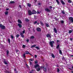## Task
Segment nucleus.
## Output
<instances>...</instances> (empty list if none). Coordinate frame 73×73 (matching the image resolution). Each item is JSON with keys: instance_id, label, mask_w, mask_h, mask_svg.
Instances as JSON below:
<instances>
[{"instance_id": "obj_1", "label": "nucleus", "mask_w": 73, "mask_h": 73, "mask_svg": "<svg viewBox=\"0 0 73 73\" xmlns=\"http://www.w3.org/2000/svg\"><path fill=\"white\" fill-rule=\"evenodd\" d=\"M54 43V41H51L50 42V44L52 47H53V44Z\"/></svg>"}, {"instance_id": "obj_45", "label": "nucleus", "mask_w": 73, "mask_h": 73, "mask_svg": "<svg viewBox=\"0 0 73 73\" xmlns=\"http://www.w3.org/2000/svg\"><path fill=\"white\" fill-rule=\"evenodd\" d=\"M35 64H37V61H35Z\"/></svg>"}, {"instance_id": "obj_6", "label": "nucleus", "mask_w": 73, "mask_h": 73, "mask_svg": "<svg viewBox=\"0 0 73 73\" xmlns=\"http://www.w3.org/2000/svg\"><path fill=\"white\" fill-rule=\"evenodd\" d=\"M45 11H46V12H50V10L48 8L45 9Z\"/></svg>"}, {"instance_id": "obj_57", "label": "nucleus", "mask_w": 73, "mask_h": 73, "mask_svg": "<svg viewBox=\"0 0 73 73\" xmlns=\"http://www.w3.org/2000/svg\"><path fill=\"white\" fill-rule=\"evenodd\" d=\"M44 67L43 66H42L41 67V68H44Z\"/></svg>"}, {"instance_id": "obj_60", "label": "nucleus", "mask_w": 73, "mask_h": 73, "mask_svg": "<svg viewBox=\"0 0 73 73\" xmlns=\"http://www.w3.org/2000/svg\"><path fill=\"white\" fill-rule=\"evenodd\" d=\"M35 3H36V1H37V0H36L35 1Z\"/></svg>"}, {"instance_id": "obj_51", "label": "nucleus", "mask_w": 73, "mask_h": 73, "mask_svg": "<svg viewBox=\"0 0 73 73\" xmlns=\"http://www.w3.org/2000/svg\"><path fill=\"white\" fill-rule=\"evenodd\" d=\"M35 58H36V57H37V55H35Z\"/></svg>"}, {"instance_id": "obj_36", "label": "nucleus", "mask_w": 73, "mask_h": 73, "mask_svg": "<svg viewBox=\"0 0 73 73\" xmlns=\"http://www.w3.org/2000/svg\"><path fill=\"white\" fill-rule=\"evenodd\" d=\"M7 55H8L9 54V51L8 50H7Z\"/></svg>"}, {"instance_id": "obj_18", "label": "nucleus", "mask_w": 73, "mask_h": 73, "mask_svg": "<svg viewBox=\"0 0 73 73\" xmlns=\"http://www.w3.org/2000/svg\"><path fill=\"white\" fill-rule=\"evenodd\" d=\"M18 25L19 26V28H21V25L20 24H18Z\"/></svg>"}, {"instance_id": "obj_3", "label": "nucleus", "mask_w": 73, "mask_h": 73, "mask_svg": "<svg viewBox=\"0 0 73 73\" xmlns=\"http://www.w3.org/2000/svg\"><path fill=\"white\" fill-rule=\"evenodd\" d=\"M69 19L71 23H73V18L72 17H70L69 18Z\"/></svg>"}, {"instance_id": "obj_34", "label": "nucleus", "mask_w": 73, "mask_h": 73, "mask_svg": "<svg viewBox=\"0 0 73 73\" xmlns=\"http://www.w3.org/2000/svg\"><path fill=\"white\" fill-rule=\"evenodd\" d=\"M57 72L58 73H59V72H60V69H59L58 68L57 69Z\"/></svg>"}, {"instance_id": "obj_14", "label": "nucleus", "mask_w": 73, "mask_h": 73, "mask_svg": "<svg viewBox=\"0 0 73 73\" xmlns=\"http://www.w3.org/2000/svg\"><path fill=\"white\" fill-rule=\"evenodd\" d=\"M35 38V37H34V36H32L30 37V39H33V38Z\"/></svg>"}, {"instance_id": "obj_12", "label": "nucleus", "mask_w": 73, "mask_h": 73, "mask_svg": "<svg viewBox=\"0 0 73 73\" xmlns=\"http://www.w3.org/2000/svg\"><path fill=\"white\" fill-rule=\"evenodd\" d=\"M35 67L36 68L37 67L39 68V65H38V64H36L35 65Z\"/></svg>"}, {"instance_id": "obj_28", "label": "nucleus", "mask_w": 73, "mask_h": 73, "mask_svg": "<svg viewBox=\"0 0 73 73\" xmlns=\"http://www.w3.org/2000/svg\"><path fill=\"white\" fill-rule=\"evenodd\" d=\"M8 41L9 42V43L11 42V40H10V39H8Z\"/></svg>"}, {"instance_id": "obj_53", "label": "nucleus", "mask_w": 73, "mask_h": 73, "mask_svg": "<svg viewBox=\"0 0 73 73\" xmlns=\"http://www.w3.org/2000/svg\"><path fill=\"white\" fill-rule=\"evenodd\" d=\"M14 71L15 72H16V69L15 68L14 69Z\"/></svg>"}, {"instance_id": "obj_9", "label": "nucleus", "mask_w": 73, "mask_h": 73, "mask_svg": "<svg viewBox=\"0 0 73 73\" xmlns=\"http://www.w3.org/2000/svg\"><path fill=\"white\" fill-rule=\"evenodd\" d=\"M46 36L47 37H50V38H51L52 37L51 36V35L49 34H47L46 35Z\"/></svg>"}, {"instance_id": "obj_62", "label": "nucleus", "mask_w": 73, "mask_h": 73, "mask_svg": "<svg viewBox=\"0 0 73 73\" xmlns=\"http://www.w3.org/2000/svg\"><path fill=\"white\" fill-rule=\"evenodd\" d=\"M72 73H73V71H72Z\"/></svg>"}, {"instance_id": "obj_10", "label": "nucleus", "mask_w": 73, "mask_h": 73, "mask_svg": "<svg viewBox=\"0 0 73 73\" xmlns=\"http://www.w3.org/2000/svg\"><path fill=\"white\" fill-rule=\"evenodd\" d=\"M54 32H55V33H57V29H56L55 28H54Z\"/></svg>"}, {"instance_id": "obj_25", "label": "nucleus", "mask_w": 73, "mask_h": 73, "mask_svg": "<svg viewBox=\"0 0 73 73\" xmlns=\"http://www.w3.org/2000/svg\"><path fill=\"white\" fill-rule=\"evenodd\" d=\"M35 48H36V49L38 50H39L40 49V48H38V47L37 46Z\"/></svg>"}, {"instance_id": "obj_24", "label": "nucleus", "mask_w": 73, "mask_h": 73, "mask_svg": "<svg viewBox=\"0 0 73 73\" xmlns=\"http://www.w3.org/2000/svg\"><path fill=\"white\" fill-rule=\"evenodd\" d=\"M25 45L23 44V45L22 47L23 48H25Z\"/></svg>"}, {"instance_id": "obj_4", "label": "nucleus", "mask_w": 73, "mask_h": 73, "mask_svg": "<svg viewBox=\"0 0 73 73\" xmlns=\"http://www.w3.org/2000/svg\"><path fill=\"white\" fill-rule=\"evenodd\" d=\"M0 28L3 29H4L5 28V26L1 25H0Z\"/></svg>"}, {"instance_id": "obj_49", "label": "nucleus", "mask_w": 73, "mask_h": 73, "mask_svg": "<svg viewBox=\"0 0 73 73\" xmlns=\"http://www.w3.org/2000/svg\"><path fill=\"white\" fill-rule=\"evenodd\" d=\"M70 38V40H71V41H72V40H73V39L72 38Z\"/></svg>"}, {"instance_id": "obj_39", "label": "nucleus", "mask_w": 73, "mask_h": 73, "mask_svg": "<svg viewBox=\"0 0 73 73\" xmlns=\"http://www.w3.org/2000/svg\"><path fill=\"white\" fill-rule=\"evenodd\" d=\"M60 46V45H58L57 47H56V48L57 49H58V48H59Z\"/></svg>"}, {"instance_id": "obj_37", "label": "nucleus", "mask_w": 73, "mask_h": 73, "mask_svg": "<svg viewBox=\"0 0 73 73\" xmlns=\"http://www.w3.org/2000/svg\"><path fill=\"white\" fill-rule=\"evenodd\" d=\"M40 68H38L37 69V71H40Z\"/></svg>"}, {"instance_id": "obj_46", "label": "nucleus", "mask_w": 73, "mask_h": 73, "mask_svg": "<svg viewBox=\"0 0 73 73\" xmlns=\"http://www.w3.org/2000/svg\"><path fill=\"white\" fill-rule=\"evenodd\" d=\"M11 37L12 38H13V36H11Z\"/></svg>"}, {"instance_id": "obj_38", "label": "nucleus", "mask_w": 73, "mask_h": 73, "mask_svg": "<svg viewBox=\"0 0 73 73\" xmlns=\"http://www.w3.org/2000/svg\"><path fill=\"white\" fill-rule=\"evenodd\" d=\"M25 21H29V20H28V19H25Z\"/></svg>"}, {"instance_id": "obj_32", "label": "nucleus", "mask_w": 73, "mask_h": 73, "mask_svg": "<svg viewBox=\"0 0 73 73\" xmlns=\"http://www.w3.org/2000/svg\"><path fill=\"white\" fill-rule=\"evenodd\" d=\"M4 64H5L7 65V64H8V63H7V62H6L4 61Z\"/></svg>"}, {"instance_id": "obj_48", "label": "nucleus", "mask_w": 73, "mask_h": 73, "mask_svg": "<svg viewBox=\"0 0 73 73\" xmlns=\"http://www.w3.org/2000/svg\"><path fill=\"white\" fill-rule=\"evenodd\" d=\"M38 4L39 5H41V3H38Z\"/></svg>"}, {"instance_id": "obj_19", "label": "nucleus", "mask_w": 73, "mask_h": 73, "mask_svg": "<svg viewBox=\"0 0 73 73\" xmlns=\"http://www.w3.org/2000/svg\"><path fill=\"white\" fill-rule=\"evenodd\" d=\"M35 46H36V45L35 44H34L33 45L31 46V48H34V47H35Z\"/></svg>"}, {"instance_id": "obj_40", "label": "nucleus", "mask_w": 73, "mask_h": 73, "mask_svg": "<svg viewBox=\"0 0 73 73\" xmlns=\"http://www.w3.org/2000/svg\"><path fill=\"white\" fill-rule=\"evenodd\" d=\"M68 3H70L71 2V1L70 0H69L68 1Z\"/></svg>"}, {"instance_id": "obj_7", "label": "nucleus", "mask_w": 73, "mask_h": 73, "mask_svg": "<svg viewBox=\"0 0 73 73\" xmlns=\"http://www.w3.org/2000/svg\"><path fill=\"white\" fill-rule=\"evenodd\" d=\"M36 30L38 32H40L41 31V29L40 27H37L36 29Z\"/></svg>"}, {"instance_id": "obj_26", "label": "nucleus", "mask_w": 73, "mask_h": 73, "mask_svg": "<svg viewBox=\"0 0 73 73\" xmlns=\"http://www.w3.org/2000/svg\"><path fill=\"white\" fill-rule=\"evenodd\" d=\"M59 53L60 54H62V51L61 50H59Z\"/></svg>"}, {"instance_id": "obj_30", "label": "nucleus", "mask_w": 73, "mask_h": 73, "mask_svg": "<svg viewBox=\"0 0 73 73\" xmlns=\"http://www.w3.org/2000/svg\"><path fill=\"white\" fill-rule=\"evenodd\" d=\"M23 57L24 58H25V54L24 53V54H23Z\"/></svg>"}, {"instance_id": "obj_23", "label": "nucleus", "mask_w": 73, "mask_h": 73, "mask_svg": "<svg viewBox=\"0 0 73 73\" xmlns=\"http://www.w3.org/2000/svg\"><path fill=\"white\" fill-rule=\"evenodd\" d=\"M10 3L11 4H13V3H15V2L14 1H11L10 2Z\"/></svg>"}, {"instance_id": "obj_16", "label": "nucleus", "mask_w": 73, "mask_h": 73, "mask_svg": "<svg viewBox=\"0 0 73 73\" xmlns=\"http://www.w3.org/2000/svg\"><path fill=\"white\" fill-rule=\"evenodd\" d=\"M52 58H55V56H54V54H52Z\"/></svg>"}, {"instance_id": "obj_54", "label": "nucleus", "mask_w": 73, "mask_h": 73, "mask_svg": "<svg viewBox=\"0 0 73 73\" xmlns=\"http://www.w3.org/2000/svg\"><path fill=\"white\" fill-rule=\"evenodd\" d=\"M19 7H20V8H21V5H19Z\"/></svg>"}, {"instance_id": "obj_11", "label": "nucleus", "mask_w": 73, "mask_h": 73, "mask_svg": "<svg viewBox=\"0 0 73 73\" xmlns=\"http://www.w3.org/2000/svg\"><path fill=\"white\" fill-rule=\"evenodd\" d=\"M60 2H61L62 4H63V5H65V3H64V1H63L62 0H60Z\"/></svg>"}, {"instance_id": "obj_33", "label": "nucleus", "mask_w": 73, "mask_h": 73, "mask_svg": "<svg viewBox=\"0 0 73 73\" xmlns=\"http://www.w3.org/2000/svg\"><path fill=\"white\" fill-rule=\"evenodd\" d=\"M16 37H17V38H18V37H19V35L17 34V35H16Z\"/></svg>"}, {"instance_id": "obj_2", "label": "nucleus", "mask_w": 73, "mask_h": 73, "mask_svg": "<svg viewBox=\"0 0 73 73\" xmlns=\"http://www.w3.org/2000/svg\"><path fill=\"white\" fill-rule=\"evenodd\" d=\"M22 32H23V33H20V35L22 37H23V38H24V35H23V34H24V33H25V30H24Z\"/></svg>"}, {"instance_id": "obj_20", "label": "nucleus", "mask_w": 73, "mask_h": 73, "mask_svg": "<svg viewBox=\"0 0 73 73\" xmlns=\"http://www.w3.org/2000/svg\"><path fill=\"white\" fill-rule=\"evenodd\" d=\"M56 1L57 2L58 5H59L60 4V2H59V1H58V0H56Z\"/></svg>"}, {"instance_id": "obj_35", "label": "nucleus", "mask_w": 73, "mask_h": 73, "mask_svg": "<svg viewBox=\"0 0 73 73\" xmlns=\"http://www.w3.org/2000/svg\"><path fill=\"white\" fill-rule=\"evenodd\" d=\"M62 12L63 14H65V13L64 11H62Z\"/></svg>"}, {"instance_id": "obj_63", "label": "nucleus", "mask_w": 73, "mask_h": 73, "mask_svg": "<svg viewBox=\"0 0 73 73\" xmlns=\"http://www.w3.org/2000/svg\"><path fill=\"white\" fill-rule=\"evenodd\" d=\"M30 73H33V72H30Z\"/></svg>"}, {"instance_id": "obj_50", "label": "nucleus", "mask_w": 73, "mask_h": 73, "mask_svg": "<svg viewBox=\"0 0 73 73\" xmlns=\"http://www.w3.org/2000/svg\"><path fill=\"white\" fill-rule=\"evenodd\" d=\"M29 60H31V61H33V60H32V59H29Z\"/></svg>"}, {"instance_id": "obj_43", "label": "nucleus", "mask_w": 73, "mask_h": 73, "mask_svg": "<svg viewBox=\"0 0 73 73\" xmlns=\"http://www.w3.org/2000/svg\"><path fill=\"white\" fill-rule=\"evenodd\" d=\"M61 23H64V21H61Z\"/></svg>"}, {"instance_id": "obj_8", "label": "nucleus", "mask_w": 73, "mask_h": 73, "mask_svg": "<svg viewBox=\"0 0 73 73\" xmlns=\"http://www.w3.org/2000/svg\"><path fill=\"white\" fill-rule=\"evenodd\" d=\"M36 12L35 10H33L32 12V14H36Z\"/></svg>"}, {"instance_id": "obj_47", "label": "nucleus", "mask_w": 73, "mask_h": 73, "mask_svg": "<svg viewBox=\"0 0 73 73\" xmlns=\"http://www.w3.org/2000/svg\"><path fill=\"white\" fill-rule=\"evenodd\" d=\"M49 8H50V9H52V7L50 6Z\"/></svg>"}, {"instance_id": "obj_22", "label": "nucleus", "mask_w": 73, "mask_h": 73, "mask_svg": "<svg viewBox=\"0 0 73 73\" xmlns=\"http://www.w3.org/2000/svg\"><path fill=\"white\" fill-rule=\"evenodd\" d=\"M16 52L17 53H18V54L20 53V51H19V50H16Z\"/></svg>"}, {"instance_id": "obj_61", "label": "nucleus", "mask_w": 73, "mask_h": 73, "mask_svg": "<svg viewBox=\"0 0 73 73\" xmlns=\"http://www.w3.org/2000/svg\"><path fill=\"white\" fill-rule=\"evenodd\" d=\"M71 57H73V55H71Z\"/></svg>"}, {"instance_id": "obj_64", "label": "nucleus", "mask_w": 73, "mask_h": 73, "mask_svg": "<svg viewBox=\"0 0 73 73\" xmlns=\"http://www.w3.org/2000/svg\"><path fill=\"white\" fill-rule=\"evenodd\" d=\"M72 68L73 69V66H72Z\"/></svg>"}, {"instance_id": "obj_13", "label": "nucleus", "mask_w": 73, "mask_h": 73, "mask_svg": "<svg viewBox=\"0 0 73 73\" xmlns=\"http://www.w3.org/2000/svg\"><path fill=\"white\" fill-rule=\"evenodd\" d=\"M27 5L29 7H30L31 6V4L29 3H27Z\"/></svg>"}, {"instance_id": "obj_31", "label": "nucleus", "mask_w": 73, "mask_h": 73, "mask_svg": "<svg viewBox=\"0 0 73 73\" xmlns=\"http://www.w3.org/2000/svg\"><path fill=\"white\" fill-rule=\"evenodd\" d=\"M43 70L44 72H46V68H44Z\"/></svg>"}, {"instance_id": "obj_17", "label": "nucleus", "mask_w": 73, "mask_h": 73, "mask_svg": "<svg viewBox=\"0 0 73 73\" xmlns=\"http://www.w3.org/2000/svg\"><path fill=\"white\" fill-rule=\"evenodd\" d=\"M46 27H49V25L48 23H46Z\"/></svg>"}, {"instance_id": "obj_21", "label": "nucleus", "mask_w": 73, "mask_h": 73, "mask_svg": "<svg viewBox=\"0 0 73 73\" xmlns=\"http://www.w3.org/2000/svg\"><path fill=\"white\" fill-rule=\"evenodd\" d=\"M25 52L26 54H30L29 52H28V51H26Z\"/></svg>"}, {"instance_id": "obj_42", "label": "nucleus", "mask_w": 73, "mask_h": 73, "mask_svg": "<svg viewBox=\"0 0 73 73\" xmlns=\"http://www.w3.org/2000/svg\"><path fill=\"white\" fill-rule=\"evenodd\" d=\"M29 62H30V65H32V62H31V61H30Z\"/></svg>"}, {"instance_id": "obj_59", "label": "nucleus", "mask_w": 73, "mask_h": 73, "mask_svg": "<svg viewBox=\"0 0 73 73\" xmlns=\"http://www.w3.org/2000/svg\"><path fill=\"white\" fill-rule=\"evenodd\" d=\"M37 13H40V12H37Z\"/></svg>"}, {"instance_id": "obj_41", "label": "nucleus", "mask_w": 73, "mask_h": 73, "mask_svg": "<svg viewBox=\"0 0 73 73\" xmlns=\"http://www.w3.org/2000/svg\"><path fill=\"white\" fill-rule=\"evenodd\" d=\"M40 24L41 25H43V23H42L41 22H40Z\"/></svg>"}, {"instance_id": "obj_5", "label": "nucleus", "mask_w": 73, "mask_h": 73, "mask_svg": "<svg viewBox=\"0 0 73 73\" xmlns=\"http://www.w3.org/2000/svg\"><path fill=\"white\" fill-rule=\"evenodd\" d=\"M28 12L29 13V15H32V12L30 10H28Z\"/></svg>"}, {"instance_id": "obj_29", "label": "nucleus", "mask_w": 73, "mask_h": 73, "mask_svg": "<svg viewBox=\"0 0 73 73\" xmlns=\"http://www.w3.org/2000/svg\"><path fill=\"white\" fill-rule=\"evenodd\" d=\"M72 32V30H70L69 31V33H71Z\"/></svg>"}, {"instance_id": "obj_27", "label": "nucleus", "mask_w": 73, "mask_h": 73, "mask_svg": "<svg viewBox=\"0 0 73 73\" xmlns=\"http://www.w3.org/2000/svg\"><path fill=\"white\" fill-rule=\"evenodd\" d=\"M8 11H6L5 12V14L6 15H8Z\"/></svg>"}, {"instance_id": "obj_52", "label": "nucleus", "mask_w": 73, "mask_h": 73, "mask_svg": "<svg viewBox=\"0 0 73 73\" xmlns=\"http://www.w3.org/2000/svg\"><path fill=\"white\" fill-rule=\"evenodd\" d=\"M27 42H29V40H28V39L27 40Z\"/></svg>"}, {"instance_id": "obj_15", "label": "nucleus", "mask_w": 73, "mask_h": 73, "mask_svg": "<svg viewBox=\"0 0 73 73\" xmlns=\"http://www.w3.org/2000/svg\"><path fill=\"white\" fill-rule=\"evenodd\" d=\"M18 22L19 23H20V24H21L22 23V22H21V20L18 19Z\"/></svg>"}, {"instance_id": "obj_56", "label": "nucleus", "mask_w": 73, "mask_h": 73, "mask_svg": "<svg viewBox=\"0 0 73 73\" xmlns=\"http://www.w3.org/2000/svg\"><path fill=\"white\" fill-rule=\"evenodd\" d=\"M60 41V40H57V42H59Z\"/></svg>"}, {"instance_id": "obj_58", "label": "nucleus", "mask_w": 73, "mask_h": 73, "mask_svg": "<svg viewBox=\"0 0 73 73\" xmlns=\"http://www.w3.org/2000/svg\"><path fill=\"white\" fill-rule=\"evenodd\" d=\"M26 66L27 68H28V65L26 64Z\"/></svg>"}, {"instance_id": "obj_55", "label": "nucleus", "mask_w": 73, "mask_h": 73, "mask_svg": "<svg viewBox=\"0 0 73 73\" xmlns=\"http://www.w3.org/2000/svg\"><path fill=\"white\" fill-rule=\"evenodd\" d=\"M8 10H9V9H8V8H6V11H8Z\"/></svg>"}, {"instance_id": "obj_44", "label": "nucleus", "mask_w": 73, "mask_h": 73, "mask_svg": "<svg viewBox=\"0 0 73 73\" xmlns=\"http://www.w3.org/2000/svg\"><path fill=\"white\" fill-rule=\"evenodd\" d=\"M37 23V22L36 21L34 23V24H36Z\"/></svg>"}]
</instances>
